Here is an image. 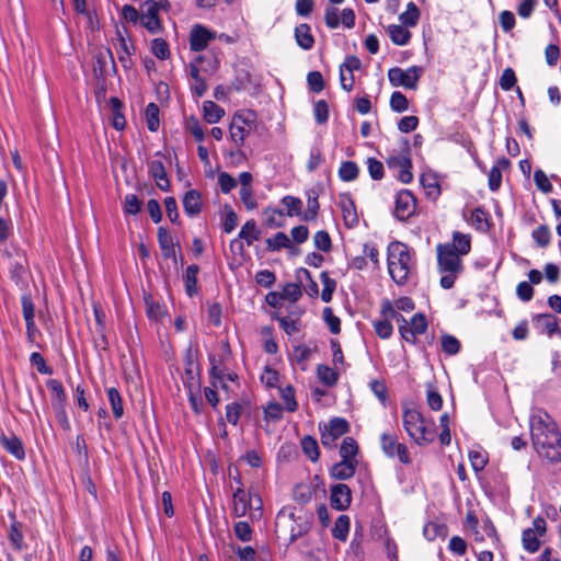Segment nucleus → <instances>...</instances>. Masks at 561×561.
<instances>
[{"label":"nucleus","instance_id":"f257e3e1","mask_svg":"<svg viewBox=\"0 0 561 561\" xmlns=\"http://www.w3.org/2000/svg\"><path fill=\"white\" fill-rule=\"evenodd\" d=\"M534 449L551 465L561 463V432L554 419L545 410H536L529 419Z\"/></svg>","mask_w":561,"mask_h":561},{"label":"nucleus","instance_id":"f03ea898","mask_svg":"<svg viewBox=\"0 0 561 561\" xmlns=\"http://www.w3.org/2000/svg\"><path fill=\"white\" fill-rule=\"evenodd\" d=\"M402 423L407 434L419 446L433 443L436 438V426L432 420H426L415 407H404Z\"/></svg>","mask_w":561,"mask_h":561},{"label":"nucleus","instance_id":"7ed1b4c3","mask_svg":"<svg viewBox=\"0 0 561 561\" xmlns=\"http://www.w3.org/2000/svg\"><path fill=\"white\" fill-rule=\"evenodd\" d=\"M414 268V261L407 244L394 241L388 245V270L398 285H404Z\"/></svg>","mask_w":561,"mask_h":561},{"label":"nucleus","instance_id":"20e7f679","mask_svg":"<svg viewBox=\"0 0 561 561\" xmlns=\"http://www.w3.org/2000/svg\"><path fill=\"white\" fill-rule=\"evenodd\" d=\"M301 513V510L298 511ZM290 523L289 542L296 541L299 537L305 535L310 527L309 517H304L301 514H297V511H290L288 514L285 511H280L276 516V527Z\"/></svg>","mask_w":561,"mask_h":561},{"label":"nucleus","instance_id":"39448f33","mask_svg":"<svg viewBox=\"0 0 561 561\" xmlns=\"http://www.w3.org/2000/svg\"><path fill=\"white\" fill-rule=\"evenodd\" d=\"M422 72L423 69L420 66H412L404 70L399 67H393L388 70V79L392 87H403L405 89L415 90Z\"/></svg>","mask_w":561,"mask_h":561},{"label":"nucleus","instance_id":"423d86ee","mask_svg":"<svg viewBox=\"0 0 561 561\" xmlns=\"http://www.w3.org/2000/svg\"><path fill=\"white\" fill-rule=\"evenodd\" d=\"M380 446L388 458H398L403 465L411 462L407 446L398 440L396 433H382L380 436Z\"/></svg>","mask_w":561,"mask_h":561},{"label":"nucleus","instance_id":"0eeeda50","mask_svg":"<svg viewBox=\"0 0 561 561\" xmlns=\"http://www.w3.org/2000/svg\"><path fill=\"white\" fill-rule=\"evenodd\" d=\"M436 250L439 272H462L461 255L456 253L454 245H449V243L438 244Z\"/></svg>","mask_w":561,"mask_h":561},{"label":"nucleus","instance_id":"6e6552de","mask_svg":"<svg viewBox=\"0 0 561 561\" xmlns=\"http://www.w3.org/2000/svg\"><path fill=\"white\" fill-rule=\"evenodd\" d=\"M350 424L343 417H333L321 430V443L324 447L332 448L335 446L336 439L348 433Z\"/></svg>","mask_w":561,"mask_h":561},{"label":"nucleus","instance_id":"1a4fd4ad","mask_svg":"<svg viewBox=\"0 0 561 561\" xmlns=\"http://www.w3.org/2000/svg\"><path fill=\"white\" fill-rule=\"evenodd\" d=\"M140 24L150 34H159L162 32V23L159 18L156 0H146L140 5Z\"/></svg>","mask_w":561,"mask_h":561},{"label":"nucleus","instance_id":"9d476101","mask_svg":"<svg viewBox=\"0 0 561 561\" xmlns=\"http://www.w3.org/2000/svg\"><path fill=\"white\" fill-rule=\"evenodd\" d=\"M416 210V198L409 190H401L396 195V205L393 215L397 219L405 221L411 218Z\"/></svg>","mask_w":561,"mask_h":561},{"label":"nucleus","instance_id":"9b49d317","mask_svg":"<svg viewBox=\"0 0 561 561\" xmlns=\"http://www.w3.org/2000/svg\"><path fill=\"white\" fill-rule=\"evenodd\" d=\"M255 502L257 506H253V497L251 494L247 493L243 489H237L233 493V514L238 517H242L247 515L249 511H253L252 515L255 516V511L261 510V499L255 496Z\"/></svg>","mask_w":561,"mask_h":561},{"label":"nucleus","instance_id":"f8f14e48","mask_svg":"<svg viewBox=\"0 0 561 561\" xmlns=\"http://www.w3.org/2000/svg\"><path fill=\"white\" fill-rule=\"evenodd\" d=\"M184 362V377L183 383L184 387H196V389L201 388L199 383V365L197 363L196 355L188 347L183 357Z\"/></svg>","mask_w":561,"mask_h":561},{"label":"nucleus","instance_id":"ddd939ff","mask_svg":"<svg viewBox=\"0 0 561 561\" xmlns=\"http://www.w3.org/2000/svg\"><path fill=\"white\" fill-rule=\"evenodd\" d=\"M125 33H127L125 28L122 30L116 26V53L122 66L125 69H130L133 67L131 55L135 53V47L127 42Z\"/></svg>","mask_w":561,"mask_h":561},{"label":"nucleus","instance_id":"4468645a","mask_svg":"<svg viewBox=\"0 0 561 561\" xmlns=\"http://www.w3.org/2000/svg\"><path fill=\"white\" fill-rule=\"evenodd\" d=\"M216 37L214 32L201 24H196L190 32V47L193 51H202L206 49L208 43Z\"/></svg>","mask_w":561,"mask_h":561},{"label":"nucleus","instance_id":"2eb2a0df","mask_svg":"<svg viewBox=\"0 0 561 561\" xmlns=\"http://www.w3.org/2000/svg\"><path fill=\"white\" fill-rule=\"evenodd\" d=\"M330 502L331 506L336 511L348 508L352 503V491L348 485L344 483L333 485L331 488Z\"/></svg>","mask_w":561,"mask_h":561},{"label":"nucleus","instance_id":"dca6fc26","mask_svg":"<svg viewBox=\"0 0 561 561\" xmlns=\"http://www.w3.org/2000/svg\"><path fill=\"white\" fill-rule=\"evenodd\" d=\"M27 273V257L23 251L15 250V255L11 256L10 275L16 285L24 283Z\"/></svg>","mask_w":561,"mask_h":561},{"label":"nucleus","instance_id":"f3484780","mask_svg":"<svg viewBox=\"0 0 561 561\" xmlns=\"http://www.w3.org/2000/svg\"><path fill=\"white\" fill-rule=\"evenodd\" d=\"M407 323H399V330L402 337L407 341H410L409 335L414 337L415 335H420L425 333L427 330V320L423 313H415L410 322V327L407 328Z\"/></svg>","mask_w":561,"mask_h":561},{"label":"nucleus","instance_id":"a211bd4d","mask_svg":"<svg viewBox=\"0 0 561 561\" xmlns=\"http://www.w3.org/2000/svg\"><path fill=\"white\" fill-rule=\"evenodd\" d=\"M534 327L548 336L559 333V319L550 313H539L533 317Z\"/></svg>","mask_w":561,"mask_h":561},{"label":"nucleus","instance_id":"6ab92c4d","mask_svg":"<svg viewBox=\"0 0 561 561\" xmlns=\"http://www.w3.org/2000/svg\"><path fill=\"white\" fill-rule=\"evenodd\" d=\"M157 238L162 256L176 263L175 248L179 247V244L174 242L171 233L164 227H159L157 231Z\"/></svg>","mask_w":561,"mask_h":561},{"label":"nucleus","instance_id":"aec40b11","mask_svg":"<svg viewBox=\"0 0 561 561\" xmlns=\"http://www.w3.org/2000/svg\"><path fill=\"white\" fill-rule=\"evenodd\" d=\"M511 168V161L501 157L497 158L495 164L491 168L488 175V185L490 191L496 192L502 184V172L507 171Z\"/></svg>","mask_w":561,"mask_h":561},{"label":"nucleus","instance_id":"412c9836","mask_svg":"<svg viewBox=\"0 0 561 561\" xmlns=\"http://www.w3.org/2000/svg\"><path fill=\"white\" fill-rule=\"evenodd\" d=\"M183 208L184 213L188 217H194L201 214L202 211V196L201 193L196 190L187 191L183 196Z\"/></svg>","mask_w":561,"mask_h":561},{"label":"nucleus","instance_id":"4be33fe9","mask_svg":"<svg viewBox=\"0 0 561 561\" xmlns=\"http://www.w3.org/2000/svg\"><path fill=\"white\" fill-rule=\"evenodd\" d=\"M149 173L154 179L158 187L162 191H169L170 181L167 175L164 164L161 160H152L148 164Z\"/></svg>","mask_w":561,"mask_h":561},{"label":"nucleus","instance_id":"5701e85b","mask_svg":"<svg viewBox=\"0 0 561 561\" xmlns=\"http://www.w3.org/2000/svg\"><path fill=\"white\" fill-rule=\"evenodd\" d=\"M0 444L1 446L13 457H15L19 460H22L25 458V450L22 440L15 436L10 435L7 436L2 434L0 436Z\"/></svg>","mask_w":561,"mask_h":561},{"label":"nucleus","instance_id":"b1692460","mask_svg":"<svg viewBox=\"0 0 561 561\" xmlns=\"http://www.w3.org/2000/svg\"><path fill=\"white\" fill-rule=\"evenodd\" d=\"M357 461L341 460L332 466L330 474L336 480L351 479L356 471Z\"/></svg>","mask_w":561,"mask_h":561},{"label":"nucleus","instance_id":"393cba45","mask_svg":"<svg viewBox=\"0 0 561 561\" xmlns=\"http://www.w3.org/2000/svg\"><path fill=\"white\" fill-rule=\"evenodd\" d=\"M295 39L297 45L305 50H310L314 45V37L307 23H301L295 27Z\"/></svg>","mask_w":561,"mask_h":561},{"label":"nucleus","instance_id":"a878e982","mask_svg":"<svg viewBox=\"0 0 561 561\" xmlns=\"http://www.w3.org/2000/svg\"><path fill=\"white\" fill-rule=\"evenodd\" d=\"M94 71H98L100 76H104L107 72V64L110 62L112 69L116 70L115 59L110 48L101 49L95 54Z\"/></svg>","mask_w":561,"mask_h":561},{"label":"nucleus","instance_id":"bb28decb","mask_svg":"<svg viewBox=\"0 0 561 561\" xmlns=\"http://www.w3.org/2000/svg\"><path fill=\"white\" fill-rule=\"evenodd\" d=\"M403 24H391L387 32L393 44L399 46L408 45L411 39V32Z\"/></svg>","mask_w":561,"mask_h":561},{"label":"nucleus","instance_id":"cd10ccee","mask_svg":"<svg viewBox=\"0 0 561 561\" xmlns=\"http://www.w3.org/2000/svg\"><path fill=\"white\" fill-rule=\"evenodd\" d=\"M46 386L51 394V407L66 405L67 396L62 383L57 379H49Z\"/></svg>","mask_w":561,"mask_h":561},{"label":"nucleus","instance_id":"c85d7f7f","mask_svg":"<svg viewBox=\"0 0 561 561\" xmlns=\"http://www.w3.org/2000/svg\"><path fill=\"white\" fill-rule=\"evenodd\" d=\"M240 122H244L243 116L237 114L233 116L229 127L230 137L237 146L243 145V140L249 133V129H247L244 125H241Z\"/></svg>","mask_w":561,"mask_h":561},{"label":"nucleus","instance_id":"c756f323","mask_svg":"<svg viewBox=\"0 0 561 561\" xmlns=\"http://www.w3.org/2000/svg\"><path fill=\"white\" fill-rule=\"evenodd\" d=\"M239 239L244 240L247 245H252L254 241L261 238V230L254 219L248 220L239 231Z\"/></svg>","mask_w":561,"mask_h":561},{"label":"nucleus","instance_id":"7c9ffc66","mask_svg":"<svg viewBox=\"0 0 561 561\" xmlns=\"http://www.w3.org/2000/svg\"><path fill=\"white\" fill-rule=\"evenodd\" d=\"M225 115V110L213 101H204L203 103V118L208 124L218 123Z\"/></svg>","mask_w":561,"mask_h":561},{"label":"nucleus","instance_id":"2f4dec72","mask_svg":"<svg viewBox=\"0 0 561 561\" xmlns=\"http://www.w3.org/2000/svg\"><path fill=\"white\" fill-rule=\"evenodd\" d=\"M199 267L196 264L188 265L184 276L185 291L190 297L197 294V275Z\"/></svg>","mask_w":561,"mask_h":561},{"label":"nucleus","instance_id":"473e14b6","mask_svg":"<svg viewBox=\"0 0 561 561\" xmlns=\"http://www.w3.org/2000/svg\"><path fill=\"white\" fill-rule=\"evenodd\" d=\"M106 394L112 408L113 416L116 420H119L124 415L123 399L119 391L116 388L111 387L106 389Z\"/></svg>","mask_w":561,"mask_h":561},{"label":"nucleus","instance_id":"72a5a7b5","mask_svg":"<svg viewBox=\"0 0 561 561\" xmlns=\"http://www.w3.org/2000/svg\"><path fill=\"white\" fill-rule=\"evenodd\" d=\"M264 225L267 228H279L285 225V214L283 210L277 208H266L263 213Z\"/></svg>","mask_w":561,"mask_h":561},{"label":"nucleus","instance_id":"f704fd0d","mask_svg":"<svg viewBox=\"0 0 561 561\" xmlns=\"http://www.w3.org/2000/svg\"><path fill=\"white\" fill-rule=\"evenodd\" d=\"M522 545L527 552L535 553L540 549L541 543L539 540V536L535 534V530L527 528L523 530Z\"/></svg>","mask_w":561,"mask_h":561},{"label":"nucleus","instance_id":"c9c22d12","mask_svg":"<svg viewBox=\"0 0 561 561\" xmlns=\"http://www.w3.org/2000/svg\"><path fill=\"white\" fill-rule=\"evenodd\" d=\"M358 453L357 442L353 437H345L340 447V456L343 460L357 461L356 455Z\"/></svg>","mask_w":561,"mask_h":561},{"label":"nucleus","instance_id":"e433bc0d","mask_svg":"<svg viewBox=\"0 0 561 561\" xmlns=\"http://www.w3.org/2000/svg\"><path fill=\"white\" fill-rule=\"evenodd\" d=\"M317 375L320 381L328 387H333L337 383L339 373L327 365H318Z\"/></svg>","mask_w":561,"mask_h":561},{"label":"nucleus","instance_id":"4c0bfd02","mask_svg":"<svg viewBox=\"0 0 561 561\" xmlns=\"http://www.w3.org/2000/svg\"><path fill=\"white\" fill-rule=\"evenodd\" d=\"M296 277L298 282L301 284L304 280H307L306 293L310 297H317L319 294V288L317 282H314L311 277L310 272L307 268L300 267L296 272Z\"/></svg>","mask_w":561,"mask_h":561},{"label":"nucleus","instance_id":"58836bf2","mask_svg":"<svg viewBox=\"0 0 561 561\" xmlns=\"http://www.w3.org/2000/svg\"><path fill=\"white\" fill-rule=\"evenodd\" d=\"M348 531H350V517L347 515H340L334 523V527L332 529V536L335 539L345 541L347 539Z\"/></svg>","mask_w":561,"mask_h":561},{"label":"nucleus","instance_id":"ea45409f","mask_svg":"<svg viewBox=\"0 0 561 561\" xmlns=\"http://www.w3.org/2000/svg\"><path fill=\"white\" fill-rule=\"evenodd\" d=\"M358 173L359 168L354 161H344L339 169V176L343 182L355 181Z\"/></svg>","mask_w":561,"mask_h":561},{"label":"nucleus","instance_id":"a19ab883","mask_svg":"<svg viewBox=\"0 0 561 561\" xmlns=\"http://www.w3.org/2000/svg\"><path fill=\"white\" fill-rule=\"evenodd\" d=\"M449 245H454L456 253L459 255H466L471 249L470 238L467 234L456 231L453 234V243H449Z\"/></svg>","mask_w":561,"mask_h":561},{"label":"nucleus","instance_id":"79ce46f5","mask_svg":"<svg viewBox=\"0 0 561 561\" xmlns=\"http://www.w3.org/2000/svg\"><path fill=\"white\" fill-rule=\"evenodd\" d=\"M399 19L405 26H415L420 20V10L414 2H409L407 10L400 14Z\"/></svg>","mask_w":561,"mask_h":561},{"label":"nucleus","instance_id":"37998d69","mask_svg":"<svg viewBox=\"0 0 561 561\" xmlns=\"http://www.w3.org/2000/svg\"><path fill=\"white\" fill-rule=\"evenodd\" d=\"M421 183L426 194L433 198H436L440 194V186L437 178L434 174H422Z\"/></svg>","mask_w":561,"mask_h":561},{"label":"nucleus","instance_id":"c03bdc74","mask_svg":"<svg viewBox=\"0 0 561 561\" xmlns=\"http://www.w3.org/2000/svg\"><path fill=\"white\" fill-rule=\"evenodd\" d=\"M159 106L154 103H149L146 107L145 114H146V124L150 131H157L160 126V119H159Z\"/></svg>","mask_w":561,"mask_h":561},{"label":"nucleus","instance_id":"a18cd8bd","mask_svg":"<svg viewBox=\"0 0 561 561\" xmlns=\"http://www.w3.org/2000/svg\"><path fill=\"white\" fill-rule=\"evenodd\" d=\"M320 279L322 282L323 288L321 291V299L324 302H330L332 300L333 293L336 288V282L329 276L328 272H322L320 274Z\"/></svg>","mask_w":561,"mask_h":561},{"label":"nucleus","instance_id":"49530a36","mask_svg":"<svg viewBox=\"0 0 561 561\" xmlns=\"http://www.w3.org/2000/svg\"><path fill=\"white\" fill-rule=\"evenodd\" d=\"M307 204H308V209L304 214L302 219L306 221L314 220L317 218L319 209H320L318 194L314 191H310L307 193Z\"/></svg>","mask_w":561,"mask_h":561},{"label":"nucleus","instance_id":"de8ad7c7","mask_svg":"<svg viewBox=\"0 0 561 561\" xmlns=\"http://www.w3.org/2000/svg\"><path fill=\"white\" fill-rule=\"evenodd\" d=\"M531 238L539 248H546L551 240V231L547 225H540L531 232Z\"/></svg>","mask_w":561,"mask_h":561},{"label":"nucleus","instance_id":"09e8293b","mask_svg":"<svg viewBox=\"0 0 561 561\" xmlns=\"http://www.w3.org/2000/svg\"><path fill=\"white\" fill-rule=\"evenodd\" d=\"M279 396L282 400L286 404V410L288 412H295L298 409V402L295 398V389L291 385H287L286 387L279 388Z\"/></svg>","mask_w":561,"mask_h":561},{"label":"nucleus","instance_id":"8fccbe9b","mask_svg":"<svg viewBox=\"0 0 561 561\" xmlns=\"http://www.w3.org/2000/svg\"><path fill=\"white\" fill-rule=\"evenodd\" d=\"M266 247L270 251H279L290 248V240L284 232H277L274 237L266 239Z\"/></svg>","mask_w":561,"mask_h":561},{"label":"nucleus","instance_id":"3c124183","mask_svg":"<svg viewBox=\"0 0 561 561\" xmlns=\"http://www.w3.org/2000/svg\"><path fill=\"white\" fill-rule=\"evenodd\" d=\"M111 103L113 113L112 125L116 130H123L126 126V119L125 116L121 113L122 103L116 98H113Z\"/></svg>","mask_w":561,"mask_h":561},{"label":"nucleus","instance_id":"603ef678","mask_svg":"<svg viewBox=\"0 0 561 561\" xmlns=\"http://www.w3.org/2000/svg\"><path fill=\"white\" fill-rule=\"evenodd\" d=\"M9 540L13 548L18 551L23 549L24 536L22 533V525L18 522H13L10 526Z\"/></svg>","mask_w":561,"mask_h":561},{"label":"nucleus","instance_id":"864d4df0","mask_svg":"<svg viewBox=\"0 0 561 561\" xmlns=\"http://www.w3.org/2000/svg\"><path fill=\"white\" fill-rule=\"evenodd\" d=\"M442 350L447 355H456L459 353L461 344L457 337L450 334L442 335Z\"/></svg>","mask_w":561,"mask_h":561},{"label":"nucleus","instance_id":"5fc2aeb1","mask_svg":"<svg viewBox=\"0 0 561 561\" xmlns=\"http://www.w3.org/2000/svg\"><path fill=\"white\" fill-rule=\"evenodd\" d=\"M342 214L346 226L354 227L358 224V216L353 201L350 199L342 203Z\"/></svg>","mask_w":561,"mask_h":561},{"label":"nucleus","instance_id":"6e6d98bb","mask_svg":"<svg viewBox=\"0 0 561 561\" xmlns=\"http://www.w3.org/2000/svg\"><path fill=\"white\" fill-rule=\"evenodd\" d=\"M282 204L287 208V216L293 217L301 214L302 202L300 198L287 195L282 198Z\"/></svg>","mask_w":561,"mask_h":561},{"label":"nucleus","instance_id":"4d7b16f0","mask_svg":"<svg viewBox=\"0 0 561 561\" xmlns=\"http://www.w3.org/2000/svg\"><path fill=\"white\" fill-rule=\"evenodd\" d=\"M151 53L160 60H165L170 56V49L167 41L154 38L151 42Z\"/></svg>","mask_w":561,"mask_h":561},{"label":"nucleus","instance_id":"13d9d810","mask_svg":"<svg viewBox=\"0 0 561 561\" xmlns=\"http://www.w3.org/2000/svg\"><path fill=\"white\" fill-rule=\"evenodd\" d=\"M304 453L310 458L311 461H317L319 458V447L317 440L311 436H306L301 440Z\"/></svg>","mask_w":561,"mask_h":561},{"label":"nucleus","instance_id":"bf43d9fd","mask_svg":"<svg viewBox=\"0 0 561 561\" xmlns=\"http://www.w3.org/2000/svg\"><path fill=\"white\" fill-rule=\"evenodd\" d=\"M390 107L397 113H402L408 110L409 101L403 93L394 91L390 96Z\"/></svg>","mask_w":561,"mask_h":561},{"label":"nucleus","instance_id":"052dcab7","mask_svg":"<svg viewBox=\"0 0 561 561\" xmlns=\"http://www.w3.org/2000/svg\"><path fill=\"white\" fill-rule=\"evenodd\" d=\"M471 222L478 229L486 230L489 228L488 213L482 207H476L471 211Z\"/></svg>","mask_w":561,"mask_h":561},{"label":"nucleus","instance_id":"680f3d73","mask_svg":"<svg viewBox=\"0 0 561 561\" xmlns=\"http://www.w3.org/2000/svg\"><path fill=\"white\" fill-rule=\"evenodd\" d=\"M517 82V78L515 71L512 68H506L503 70L499 84L502 90L511 91Z\"/></svg>","mask_w":561,"mask_h":561},{"label":"nucleus","instance_id":"e2e57ef3","mask_svg":"<svg viewBox=\"0 0 561 561\" xmlns=\"http://www.w3.org/2000/svg\"><path fill=\"white\" fill-rule=\"evenodd\" d=\"M314 247L323 252H329L332 248V242L329 233L324 230L317 231L313 236Z\"/></svg>","mask_w":561,"mask_h":561},{"label":"nucleus","instance_id":"0e129e2a","mask_svg":"<svg viewBox=\"0 0 561 561\" xmlns=\"http://www.w3.org/2000/svg\"><path fill=\"white\" fill-rule=\"evenodd\" d=\"M282 296L291 302H296L302 296L300 283L286 284L283 288Z\"/></svg>","mask_w":561,"mask_h":561},{"label":"nucleus","instance_id":"69168bd1","mask_svg":"<svg viewBox=\"0 0 561 561\" xmlns=\"http://www.w3.org/2000/svg\"><path fill=\"white\" fill-rule=\"evenodd\" d=\"M123 209L128 215H137L141 209V202L135 194H127L124 198Z\"/></svg>","mask_w":561,"mask_h":561},{"label":"nucleus","instance_id":"338daca9","mask_svg":"<svg viewBox=\"0 0 561 561\" xmlns=\"http://www.w3.org/2000/svg\"><path fill=\"white\" fill-rule=\"evenodd\" d=\"M374 329L380 339H389L393 332V327L388 319L376 320Z\"/></svg>","mask_w":561,"mask_h":561},{"label":"nucleus","instance_id":"774afa93","mask_svg":"<svg viewBox=\"0 0 561 561\" xmlns=\"http://www.w3.org/2000/svg\"><path fill=\"white\" fill-rule=\"evenodd\" d=\"M366 164L373 180L379 181L383 178V164L379 160L376 158H368Z\"/></svg>","mask_w":561,"mask_h":561}]
</instances>
